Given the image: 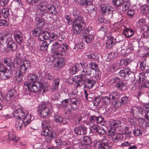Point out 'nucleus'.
<instances>
[{
  "instance_id": "1",
  "label": "nucleus",
  "mask_w": 149,
  "mask_h": 149,
  "mask_svg": "<svg viewBox=\"0 0 149 149\" xmlns=\"http://www.w3.org/2000/svg\"><path fill=\"white\" fill-rule=\"evenodd\" d=\"M42 126L43 130L41 132V135L45 136V138L47 142H50L52 139L57 137L56 132L52 131L49 122H42Z\"/></svg>"
},
{
  "instance_id": "2",
  "label": "nucleus",
  "mask_w": 149,
  "mask_h": 149,
  "mask_svg": "<svg viewBox=\"0 0 149 149\" xmlns=\"http://www.w3.org/2000/svg\"><path fill=\"white\" fill-rule=\"evenodd\" d=\"M85 26L84 19L80 16H77L75 18L72 23V33L73 35L79 34L83 30Z\"/></svg>"
},
{
  "instance_id": "3",
  "label": "nucleus",
  "mask_w": 149,
  "mask_h": 149,
  "mask_svg": "<svg viewBox=\"0 0 149 149\" xmlns=\"http://www.w3.org/2000/svg\"><path fill=\"white\" fill-rule=\"evenodd\" d=\"M24 85L27 87L30 91L34 93L41 91L45 87L42 83L39 81H36L32 83L29 81H25Z\"/></svg>"
},
{
  "instance_id": "4",
  "label": "nucleus",
  "mask_w": 149,
  "mask_h": 149,
  "mask_svg": "<svg viewBox=\"0 0 149 149\" xmlns=\"http://www.w3.org/2000/svg\"><path fill=\"white\" fill-rule=\"evenodd\" d=\"M109 138L104 136L103 139L96 142L94 145L95 149H109Z\"/></svg>"
},
{
  "instance_id": "5",
  "label": "nucleus",
  "mask_w": 149,
  "mask_h": 149,
  "mask_svg": "<svg viewBox=\"0 0 149 149\" xmlns=\"http://www.w3.org/2000/svg\"><path fill=\"white\" fill-rule=\"evenodd\" d=\"M144 113H146L145 111L142 110L141 108L136 107H133L131 108V112L130 116L128 118V121L131 120H136V117L140 116V115L143 114Z\"/></svg>"
},
{
  "instance_id": "6",
  "label": "nucleus",
  "mask_w": 149,
  "mask_h": 149,
  "mask_svg": "<svg viewBox=\"0 0 149 149\" xmlns=\"http://www.w3.org/2000/svg\"><path fill=\"white\" fill-rule=\"evenodd\" d=\"M49 105H51L50 103L46 102H42L39 105V111L42 117H46L48 116L50 113Z\"/></svg>"
},
{
  "instance_id": "7",
  "label": "nucleus",
  "mask_w": 149,
  "mask_h": 149,
  "mask_svg": "<svg viewBox=\"0 0 149 149\" xmlns=\"http://www.w3.org/2000/svg\"><path fill=\"white\" fill-rule=\"evenodd\" d=\"M27 113L26 110L22 111L20 109H15L13 113V115L14 118H18V120L19 119L23 121L26 120V116Z\"/></svg>"
},
{
  "instance_id": "8",
  "label": "nucleus",
  "mask_w": 149,
  "mask_h": 149,
  "mask_svg": "<svg viewBox=\"0 0 149 149\" xmlns=\"http://www.w3.org/2000/svg\"><path fill=\"white\" fill-rule=\"evenodd\" d=\"M65 58L63 57H59L57 61H55L54 68L56 70H58L63 68L65 65Z\"/></svg>"
},
{
  "instance_id": "9",
  "label": "nucleus",
  "mask_w": 149,
  "mask_h": 149,
  "mask_svg": "<svg viewBox=\"0 0 149 149\" xmlns=\"http://www.w3.org/2000/svg\"><path fill=\"white\" fill-rule=\"evenodd\" d=\"M74 79L77 84V86L78 87L82 86L87 80L86 77L81 75L75 76Z\"/></svg>"
},
{
  "instance_id": "10",
  "label": "nucleus",
  "mask_w": 149,
  "mask_h": 149,
  "mask_svg": "<svg viewBox=\"0 0 149 149\" xmlns=\"http://www.w3.org/2000/svg\"><path fill=\"white\" fill-rule=\"evenodd\" d=\"M111 81L114 82L116 83L115 87L119 90H121L124 86H125L124 81L118 78H114L112 79Z\"/></svg>"
},
{
  "instance_id": "11",
  "label": "nucleus",
  "mask_w": 149,
  "mask_h": 149,
  "mask_svg": "<svg viewBox=\"0 0 149 149\" xmlns=\"http://www.w3.org/2000/svg\"><path fill=\"white\" fill-rule=\"evenodd\" d=\"M101 10L102 13L105 15L111 14V17L113 16V10H111L109 7L107 6L106 5L102 4L101 6Z\"/></svg>"
},
{
  "instance_id": "12",
  "label": "nucleus",
  "mask_w": 149,
  "mask_h": 149,
  "mask_svg": "<svg viewBox=\"0 0 149 149\" xmlns=\"http://www.w3.org/2000/svg\"><path fill=\"white\" fill-rule=\"evenodd\" d=\"M7 44V48L11 51L15 50L17 48L16 44L11 39H8L6 41Z\"/></svg>"
},
{
  "instance_id": "13",
  "label": "nucleus",
  "mask_w": 149,
  "mask_h": 149,
  "mask_svg": "<svg viewBox=\"0 0 149 149\" xmlns=\"http://www.w3.org/2000/svg\"><path fill=\"white\" fill-rule=\"evenodd\" d=\"M12 72L11 70H8L7 68L5 71L3 72L2 75L0 74V77L3 80L8 79L12 77Z\"/></svg>"
},
{
  "instance_id": "14",
  "label": "nucleus",
  "mask_w": 149,
  "mask_h": 149,
  "mask_svg": "<svg viewBox=\"0 0 149 149\" xmlns=\"http://www.w3.org/2000/svg\"><path fill=\"white\" fill-rule=\"evenodd\" d=\"M60 49H61V45L58 42H55L53 43L52 49V52L53 53H55L57 56L61 55L57 54L58 52L60 51Z\"/></svg>"
},
{
  "instance_id": "15",
  "label": "nucleus",
  "mask_w": 149,
  "mask_h": 149,
  "mask_svg": "<svg viewBox=\"0 0 149 149\" xmlns=\"http://www.w3.org/2000/svg\"><path fill=\"white\" fill-rule=\"evenodd\" d=\"M16 94L17 91L15 90H11L7 93L6 95V99L7 101H8L12 99H14Z\"/></svg>"
},
{
  "instance_id": "16",
  "label": "nucleus",
  "mask_w": 149,
  "mask_h": 149,
  "mask_svg": "<svg viewBox=\"0 0 149 149\" xmlns=\"http://www.w3.org/2000/svg\"><path fill=\"white\" fill-rule=\"evenodd\" d=\"M132 73V72L130 69L129 68H125L123 70H120L118 75L120 77L125 78L127 76H129Z\"/></svg>"
},
{
  "instance_id": "17",
  "label": "nucleus",
  "mask_w": 149,
  "mask_h": 149,
  "mask_svg": "<svg viewBox=\"0 0 149 149\" xmlns=\"http://www.w3.org/2000/svg\"><path fill=\"white\" fill-rule=\"evenodd\" d=\"M123 136L121 134L116 133L112 134L111 139L115 143H117L123 140Z\"/></svg>"
},
{
  "instance_id": "18",
  "label": "nucleus",
  "mask_w": 149,
  "mask_h": 149,
  "mask_svg": "<svg viewBox=\"0 0 149 149\" xmlns=\"http://www.w3.org/2000/svg\"><path fill=\"white\" fill-rule=\"evenodd\" d=\"M49 4L46 1H44L38 4L37 6L38 8L42 12L46 13V10H47V7L48 6Z\"/></svg>"
},
{
  "instance_id": "19",
  "label": "nucleus",
  "mask_w": 149,
  "mask_h": 149,
  "mask_svg": "<svg viewBox=\"0 0 149 149\" xmlns=\"http://www.w3.org/2000/svg\"><path fill=\"white\" fill-rule=\"evenodd\" d=\"M96 81L93 79H88L86 80L85 83V84L84 87L88 89L92 88L96 83Z\"/></svg>"
},
{
  "instance_id": "20",
  "label": "nucleus",
  "mask_w": 149,
  "mask_h": 149,
  "mask_svg": "<svg viewBox=\"0 0 149 149\" xmlns=\"http://www.w3.org/2000/svg\"><path fill=\"white\" fill-rule=\"evenodd\" d=\"M49 32L46 31H42L38 36V38L40 41H43L49 38Z\"/></svg>"
},
{
  "instance_id": "21",
  "label": "nucleus",
  "mask_w": 149,
  "mask_h": 149,
  "mask_svg": "<svg viewBox=\"0 0 149 149\" xmlns=\"http://www.w3.org/2000/svg\"><path fill=\"white\" fill-rule=\"evenodd\" d=\"M61 48L60 51L57 53V55H60L61 56H64L66 54V50L68 49V46L65 43H63L61 45Z\"/></svg>"
},
{
  "instance_id": "22",
  "label": "nucleus",
  "mask_w": 149,
  "mask_h": 149,
  "mask_svg": "<svg viewBox=\"0 0 149 149\" xmlns=\"http://www.w3.org/2000/svg\"><path fill=\"white\" fill-rule=\"evenodd\" d=\"M30 122H16L15 127L17 130H19L23 127H25L29 124Z\"/></svg>"
},
{
  "instance_id": "23",
  "label": "nucleus",
  "mask_w": 149,
  "mask_h": 149,
  "mask_svg": "<svg viewBox=\"0 0 149 149\" xmlns=\"http://www.w3.org/2000/svg\"><path fill=\"white\" fill-rule=\"evenodd\" d=\"M38 77L36 73H32L29 74L28 76V81L31 83H32L35 82L37 81L36 80L38 79Z\"/></svg>"
},
{
  "instance_id": "24",
  "label": "nucleus",
  "mask_w": 149,
  "mask_h": 149,
  "mask_svg": "<svg viewBox=\"0 0 149 149\" xmlns=\"http://www.w3.org/2000/svg\"><path fill=\"white\" fill-rule=\"evenodd\" d=\"M145 73H140L139 76L136 77H134V78L138 82V83L140 84L141 82L144 81L146 79V77L145 75Z\"/></svg>"
},
{
  "instance_id": "25",
  "label": "nucleus",
  "mask_w": 149,
  "mask_h": 149,
  "mask_svg": "<svg viewBox=\"0 0 149 149\" xmlns=\"http://www.w3.org/2000/svg\"><path fill=\"white\" fill-rule=\"evenodd\" d=\"M80 141L82 143L86 145H90L91 143V138L88 136L81 137Z\"/></svg>"
},
{
  "instance_id": "26",
  "label": "nucleus",
  "mask_w": 149,
  "mask_h": 149,
  "mask_svg": "<svg viewBox=\"0 0 149 149\" xmlns=\"http://www.w3.org/2000/svg\"><path fill=\"white\" fill-rule=\"evenodd\" d=\"M108 40L106 43L107 47L109 48H111L115 44L113 42V38L112 36L108 37Z\"/></svg>"
},
{
  "instance_id": "27",
  "label": "nucleus",
  "mask_w": 149,
  "mask_h": 149,
  "mask_svg": "<svg viewBox=\"0 0 149 149\" xmlns=\"http://www.w3.org/2000/svg\"><path fill=\"white\" fill-rule=\"evenodd\" d=\"M124 32L125 36L129 38L131 37L134 34L133 31L131 29L126 28L124 31Z\"/></svg>"
},
{
  "instance_id": "28",
  "label": "nucleus",
  "mask_w": 149,
  "mask_h": 149,
  "mask_svg": "<svg viewBox=\"0 0 149 149\" xmlns=\"http://www.w3.org/2000/svg\"><path fill=\"white\" fill-rule=\"evenodd\" d=\"M141 12L145 15L149 14V4L142 5L140 8Z\"/></svg>"
},
{
  "instance_id": "29",
  "label": "nucleus",
  "mask_w": 149,
  "mask_h": 149,
  "mask_svg": "<svg viewBox=\"0 0 149 149\" xmlns=\"http://www.w3.org/2000/svg\"><path fill=\"white\" fill-rule=\"evenodd\" d=\"M47 9L49 11L50 14L54 15H56L58 13L57 10L56 8L53 6L49 4L47 7Z\"/></svg>"
},
{
  "instance_id": "30",
  "label": "nucleus",
  "mask_w": 149,
  "mask_h": 149,
  "mask_svg": "<svg viewBox=\"0 0 149 149\" xmlns=\"http://www.w3.org/2000/svg\"><path fill=\"white\" fill-rule=\"evenodd\" d=\"M80 67L79 64H76L70 70V72L72 74H74L80 70Z\"/></svg>"
},
{
  "instance_id": "31",
  "label": "nucleus",
  "mask_w": 149,
  "mask_h": 149,
  "mask_svg": "<svg viewBox=\"0 0 149 149\" xmlns=\"http://www.w3.org/2000/svg\"><path fill=\"white\" fill-rule=\"evenodd\" d=\"M85 46V44L83 43H79L74 46L73 49V52H78V49L84 48Z\"/></svg>"
},
{
  "instance_id": "32",
  "label": "nucleus",
  "mask_w": 149,
  "mask_h": 149,
  "mask_svg": "<svg viewBox=\"0 0 149 149\" xmlns=\"http://www.w3.org/2000/svg\"><path fill=\"white\" fill-rule=\"evenodd\" d=\"M9 10L8 8H3L1 10V15H2L4 17L6 18L9 15Z\"/></svg>"
},
{
  "instance_id": "33",
  "label": "nucleus",
  "mask_w": 149,
  "mask_h": 149,
  "mask_svg": "<svg viewBox=\"0 0 149 149\" xmlns=\"http://www.w3.org/2000/svg\"><path fill=\"white\" fill-rule=\"evenodd\" d=\"M20 64L22 65L27 70L31 68V65L30 61L27 60H24Z\"/></svg>"
},
{
  "instance_id": "34",
  "label": "nucleus",
  "mask_w": 149,
  "mask_h": 149,
  "mask_svg": "<svg viewBox=\"0 0 149 149\" xmlns=\"http://www.w3.org/2000/svg\"><path fill=\"white\" fill-rule=\"evenodd\" d=\"M131 59L129 58H124L120 61V64L122 66L127 65L131 62Z\"/></svg>"
},
{
  "instance_id": "35",
  "label": "nucleus",
  "mask_w": 149,
  "mask_h": 149,
  "mask_svg": "<svg viewBox=\"0 0 149 149\" xmlns=\"http://www.w3.org/2000/svg\"><path fill=\"white\" fill-rule=\"evenodd\" d=\"M131 2L130 0H125L124 1L123 4L124 6H123V9L125 11L127 10L131 6Z\"/></svg>"
},
{
  "instance_id": "36",
  "label": "nucleus",
  "mask_w": 149,
  "mask_h": 149,
  "mask_svg": "<svg viewBox=\"0 0 149 149\" xmlns=\"http://www.w3.org/2000/svg\"><path fill=\"white\" fill-rule=\"evenodd\" d=\"M49 45V43H48L46 41L42 42L40 45V50L42 51L47 50Z\"/></svg>"
},
{
  "instance_id": "37",
  "label": "nucleus",
  "mask_w": 149,
  "mask_h": 149,
  "mask_svg": "<svg viewBox=\"0 0 149 149\" xmlns=\"http://www.w3.org/2000/svg\"><path fill=\"white\" fill-rule=\"evenodd\" d=\"M19 139L20 138L15 135H10L9 134L8 139L10 141H13L14 142H17L19 140Z\"/></svg>"
},
{
  "instance_id": "38",
  "label": "nucleus",
  "mask_w": 149,
  "mask_h": 149,
  "mask_svg": "<svg viewBox=\"0 0 149 149\" xmlns=\"http://www.w3.org/2000/svg\"><path fill=\"white\" fill-rule=\"evenodd\" d=\"M64 17L66 20L65 22H67L68 25H70L72 23V19L71 18V16L70 14H65Z\"/></svg>"
},
{
  "instance_id": "39",
  "label": "nucleus",
  "mask_w": 149,
  "mask_h": 149,
  "mask_svg": "<svg viewBox=\"0 0 149 149\" xmlns=\"http://www.w3.org/2000/svg\"><path fill=\"white\" fill-rule=\"evenodd\" d=\"M80 4L84 6L91 5L93 3L91 0H79Z\"/></svg>"
},
{
  "instance_id": "40",
  "label": "nucleus",
  "mask_w": 149,
  "mask_h": 149,
  "mask_svg": "<svg viewBox=\"0 0 149 149\" xmlns=\"http://www.w3.org/2000/svg\"><path fill=\"white\" fill-rule=\"evenodd\" d=\"M89 27L88 29L86 28L84 30V33H86L87 35L91 36H93V37L94 36V30L91 29H90Z\"/></svg>"
},
{
  "instance_id": "41",
  "label": "nucleus",
  "mask_w": 149,
  "mask_h": 149,
  "mask_svg": "<svg viewBox=\"0 0 149 149\" xmlns=\"http://www.w3.org/2000/svg\"><path fill=\"white\" fill-rule=\"evenodd\" d=\"M89 65L90 69L95 71L97 70L98 65L96 63L93 62H91L89 64Z\"/></svg>"
},
{
  "instance_id": "42",
  "label": "nucleus",
  "mask_w": 149,
  "mask_h": 149,
  "mask_svg": "<svg viewBox=\"0 0 149 149\" xmlns=\"http://www.w3.org/2000/svg\"><path fill=\"white\" fill-rule=\"evenodd\" d=\"M14 38L16 41L19 43L21 42L22 41V35L20 32L16 33L14 36Z\"/></svg>"
},
{
  "instance_id": "43",
  "label": "nucleus",
  "mask_w": 149,
  "mask_h": 149,
  "mask_svg": "<svg viewBox=\"0 0 149 149\" xmlns=\"http://www.w3.org/2000/svg\"><path fill=\"white\" fill-rule=\"evenodd\" d=\"M103 103L106 105H109L111 103V100L108 96H105L102 98Z\"/></svg>"
},
{
  "instance_id": "44",
  "label": "nucleus",
  "mask_w": 149,
  "mask_h": 149,
  "mask_svg": "<svg viewBox=\"0 0 149 149\" xmlns=\"http://www.w3.org/2000/svg\"><path fill=\"white\" fill-rule=\"evenodd\" d=\"M28 45L29 47L33 48L35 47L36 42L35 40L31 38L29 39L28 41Z\"/></svg>"
},
{
  "instance_id": "45",
  "label": "nucleus",
  "mask_w": 149,
  "mask_h": 149,
  "mask_svg": "<svg viewBox=\"0 0 149 149\" xmlns=\"http://www.w3.org/2000/svg\"><path fill=\"white\" fill-rule=\"evenodd\" d=\"M21 0H14L13 4L16 8H19L22 6Z\"/></svg>"
},
{
  "instance_id": "46",
  "label": "nucleus",
  "mask_w": 149,
  "mask_h": 149,
  "mask_svg": "<svg viewBox=\"0 0 149 149\" xmlns=\"http://www.w3.org/2000/svg\"><path fill=\"white\" fill-rule=\"evenodd\" d=\"M49 39L52 41L55 40L57 38V35L54 33L49 32Z\"/></svg>"
},
{
  "instance_id": "47",
  "label": "nucleus",
  "mask_w": 149,
  "mask_h": 149,
  "mask_svg": "<svg viewBox=\"0 0 149 149\" xmlns=\"http://www.w3.org/2000/svg\"><path fill=\"white\" fill-rule=\"evenodd\" d=\"M140 66L142 70H144L146 67V61L145 60H142L140 61Z\"/></svg>"
},
{
  "instance_id": "48",
  "label": "nucleus",
  "mask_w": 149,
  "mask_h": 149,
  "mask_svg": "<svg viewBox=\"0 0 149 149\" xmlns=\"http://www.w3.org/2000/svg\"><path fill=\"white\" fill-rule=\"evenodd\" d=\"M142 131L139 129H136L133 131V134L134 136H139L140 135H142Z\"/></svg>"
},
{
  "instance_id": "49",
  "label": "nucleus",
  "mask_w": 149,
  "mask_h": 149,
  "mask_svg": "<svg viewBox=\"0 0 149 149\" xmlns=\"http://www.w3.org/2000/svg\"><path fill=\"white\" fill-rule=\"evenodd\" d=\"M141 86L143 88H149V81L147 80L143 81L142 82Z\"/></svg>"
},
{
  "instance_id": "50",
  "label": "nucleus",
  "mask_w": 149,
  "mask_h": 149,
  "mask_svg": "<svg viewBox=\"0 0 149 149\" xmlns=\"http://www.w3.org/2000/svg\"><path fill=\"white\" fill-rule=\"evenodd\" d=\"M4 63L8 67L11 66L12 63L11 61L9 58H4L3 59Z\"/></svg>"
},
{
  "instance_id": "51",
  "label": "nucleus",
  "mask_w": 149,
  "mask_h": 149,
  "mask_svg": "<svg viewBox=\"0 0 149 149\" xmlns=\"http://www.w3.org/2000/svg\"><path fill=\"white\" fill-rule=\"evenodd\" d=\"M115 5L117 6H120L123 4L124 1L122 0H112Z\"/></svg>"
},
{
  "instance_id": "52",
  "label": "nucleus",
  "mask_w": 149,
  "mask_h": 149,
  "mask_svg": "<svg viewBox=\"0 0 149 149\" xmlns=\"http://www.w3.org/2000/svg\"><path fill=\"white\" fill-rule=\"evenodd\" d=\"M85 39V41L86 43H89L93 40V37L91 36L86 35L84 36Z\"/></svg>"
},
{
  "instance_id": "53",
  "label": "nucleus",
  "mask_w": 149,
  "mask_h": 149,
  "mask_svg": "<svg viewBox=\"0 0 149 149\" xmlns=\"http://www.w3.org/2000/svg\"><path fill=\"white\" fill-rule=\"evenodd\" d=\"M7 36V34H3L2 36H1L0 38V45H3L4 44V39H7L8 40L6 36Z\"/></svg>"
},
{
  "instance_id": "54",
  "label": "nucleus",
  "mask_w": 149,
  "mask_h": 149,
  "mask_svg": "<svg viewBox=\"0 0 149 149\" xmlns=\"http://www.w3.org/2000/svg\"><path fill=\"white\" fill-rule=\"evenodd\" d=\"M88 58L93 60L96 59L98 58V55L96 54H90L87 55Z\"/></svg>"
},
{
  "instance_id": "55",
  "label": "nucleus",
  "mask_w": 149,
  "mask_h": 149,
  "mask_svg": "<svg viewBox=\"0 0 149 149\" xmlns=\"http://www.w3.org/2000/svg\"><path fill=\"white\" fill-rule=\"evenodd\" d=\"M97 130V132L99 134H104L106 133L104 129L102 127L99 126L98 130Z\"/></svg>"
},
{
  "instance_id": "56",
  "label": "nucleus",
  "mask_w": 149,
  "mask_h": 149,
  "mask_svg": "<svg viewBox=\"0 0 149 149\" xmlns=\"http://www.w3.org/2000/svg\"><path fill=\"white\" fill-rule=\"evenodd\" d=\"M118 56V54L117 52H111L109 53L108 56V58L110 59H113L115 58Z\"/></svg>"
},
{
  "instance_id": "57",
  "label": "nucleus",
  "mask_w": 149,
  "mask_h": 149,
  "mask_svg": "<svg viewBox=\"0 0 149 149\" xmlns=\"http://www.w3.org/2000/svg\"><path fill=\"white\" fill-rule=\"evenodd\" d=\"M116 130H115V128L114 129H111L109 130H108L107 132H106V134L108 136H111L112 134H116L115 133Z\"/></svg>"
},
{
  "instance_id": "58",
  "label": "nucleus",
  "mask_w": 149,
  "mask_h": 149,
  "mask_svg": "<svg viewBox=\"0 0 149 149\" xmlns=\"http://www.w3.org/2000/svg\"><path fill=\"white\" fill-rule=\"evenodd\" d=\"M79 103V101H76L75 102L72 101V102H71L70 105L73 109L75 110L76 109Z\"/></svg>"
},
{
  "instance_id": "59",
  "label": "nucleus",
  "mask_w": 149,
  "mask_h": 149,
  "mask_svg": "<svg viewBox=\"0 0 149 149\" xmlns=\"http://www.w3.org/2000/svg\"><path fill=\"white\" fill-rule=\"evenodd\" d=\"M88 10V12L91 17H94L96 15L97 13L96 10Z\"/></svg>"
},
{
  "instance_id": "60",
  "label": "nucleus",
  "mask_w": 149,
  "mask_h": 149,
  "mask_svg": "<svg viewBox=\"0 0 149 149\" xmlns=\"http://www.w3.org/2000/svg\"><path fill=\"white\" fill-rule=\"evenodd\" d=\"M21 54L19 53H17L16 54L15 61L17 64H18L19 63V62H20V61H21Z\"/></svg>"
},
{
  "instance_id": "61",
  "label": "nucleus",
  "mask_w": 149,
  "mask_h": 149,
  "mask_svg": "<svg viewBox=\"0 0 149 149\" xmlns=\"http://www.w3.org/2000/svg\"><path fill=\"white\" fill-rule=\"evenodd\" d=\"M135 12L134 10L129 9L127 12V14L128 16L131 17H132L135 14Z\"/></svg>"
},
{
  "instance_id": "62",
  "label": "nucleus",
  "mask_w": 149,
  "mask_h": 149,
  "mask_svg": "<svg viewBox=\"0 0 149 149\" xmlns=\"http://www.w3.org/2000/svg\"><path fill=\"white\" fill-rule=\"evenodd\" d=\"M118 69L119 67H118L116 64H114L110 67L111 71L112 72H114L116 70Z\"/></svg>"
},
{
  "instance_id": "63",
  "label": "nucleus",
  "mask_w": 149,
  "mask_h": 149,
  "mask_svg": "<svg viewBox=\"0 0 149 149\" xmlns=\"http://www.w3.org/2000/svg\"><path fill=\"white\" fill-rule=\"evenodd\" d=\"M74 131L75 134L77 135H80L82 134V132L80 127V125L77 127L75 128L74 129Z\"/></svg>"
},
{
  "instance_id": "64",
  "label": "nucleus",
  "mask_w": 149,
  "mask_h": 149,
  "mask_svg": "<svg viewBox=\"0 0 149 149\" xmlns=\"http://www.w3.org/2000/svg\"><path fill=\"white\" fill-rule=\"evenodd\" d=\"M141 36L143 38H149V30L144 31L141 35Z\"/></svg>"
}]
</instances>
